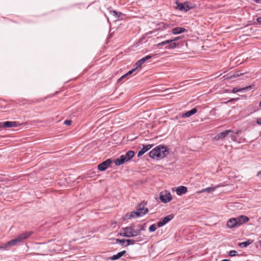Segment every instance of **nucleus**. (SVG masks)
Instances as JSON below:
<instances>
[{
	"label": "nucleus",
	"mask_w": 261,
	"mask_h": 261,
	"mask_svg": "<svg viewBox=\"0 0 261 261\" xmlns=\"http://www.w3.org/2000/svg\"><path fill=\"white\" fill-rule=\"evenodd\" d=\"M168 153V150L166 147L159 145L151 150L149 155L152 159H163L167 156Z\"/></svg>",
	"instance_id": "obj_1"
},
{
	"label": "nucleus",
	"mask_w": 261,
	"mask_h": 261,
	"mask_svg": "<svg viewBox=\"0 0 261 261\" xmlns=\"http://www.w3.org/2000/svg\"><path fill=\"white\" fill-rule=\"evenodd\" d=\"M146 204L147 203L144 201L141 202L138 206L137 211L136 212H132L129 214H127L125 215L126 219L141 217L147 214L148 212V209L145 208V206Z\"/></svg>",
	"instance_id": "obj_2"
},
{
	"label": "nucleus",
	"mask_w": 261,
	"mask_h": 261,
	"mask_svg": "<svg viewBox=\"0 0 261 261\" xmlns=\"http://www.w3.org/2000/svg\"><path fill=\"white\" fill-rule=\"evenodd\" d=\"M32 234L33 232L31 231L23 232L16 238L6 243L5 244V247L17 245L18 244L22 242L23 240L28 239Z\"/></svg>",
	"instance_id": "obj_3"
},
{
	"label": "nucleus",
	"mask_w": 261,
	"mask_h": 261,
	"mask_svg": "<svg viewBox=\"0 0 261 261\" xmlns=\"http://www.w3.org/2000/svg\"><path fill=\"white\" fill-rule=\"evenodd\" d=\"M180 37H177L172 39L167 40L159 43L156 45L158 47L161 48L160 46L165 45V48L166 49H173L178 46L179 43H176L175 41L179 40Z\"/></svg>",
	"instance_id": "obj_4"
},
{
	"label": "nucleus",
	"mask_w": 261,
	"mask_h": 261,
	"mask_svg": "<svg viewBox=\"0 0 261 261\" xmlns=\"http://www.w3.org/2000/svg\"><path fill=\"white\" fill-rule=\"evenodd\" d=\"M135 152L132 150L128 151L125 155H121L115 161V164L117 166H120L124 163L129 161L134 156Z\"/></svg>",
	"instance_id": "obj_5"
},
{
	"label": "nucleus",
	"mask_w": 261,
	"mask_h": 261,
	"mask_svg": "<svg viewBox=\"0 0 261 261\" xmlns=\"http://www.w3.org/2000/svg\"><path fill=\"white\" fill-rule=\"evenodd\" d=\"M134 227V226H131L123 228L121 235L125 237H132L139 235V230L135 229Z\"/></svg>",
	"instance_id": "obj_6"
},
{
	"label": "nucleus",
	"mask_w": 261,
	"mask_h": 261,
	"mask_svg": "<svg viewBox=\"0 0 261 261\" xmlns=\"http://www.w3.org/2000/svg\"><path fill=\"white\" fill-rule=\"evenodd\" d=\"M193 8V4L188 2L180 3H177L176 9L181 11L187 12Z\"/></svg>",
	"instance_id": "obj_7"
},
{
	"label": "nucleus",
	"mask_w": 261,
	"mask_h": 261,
	"mask_svg": "<svg viewBox=\"0 0 261 261\" xmlns=\"http://www.w3.org/2000/svg\"><path fill=\"white\" fill-rule=\"evenodd\" d=\"M160 199L161 202L166 203L172 199V196L169 191L165 190L160 193Z\"/></svg>",
	"instance_id": "obj_8"
},
{
	"label": "nucleus",
	"mask_w": 261,
	"mask_h": 261,
	"mask_svg": "<svg viewBox=\"0 0 261 261\" xmlns=\"http://www.w3.org/2000/svg\"><path fill=\"white\" fill-rule=\"evenodd\" d=\"M230 133H232V130H226L224 132L218 133L216 136L214 138V140L217 141L219 140H222L226 138L228 135H229Z\"/></svg>",
	"instance_id": "obj_9"
},
{
	"label": "nucleus",
	"mask_w": 261,
	"mask_h": 261,
	"mask_svg": "<svg viewBox=\"0 0 261 261\" xmlns=\"http://www.w3.org/2000/svg\"><path fill=\"white\" fill-rule=\"evenodd\" d=\"M112 164V160L108 159L98 166V169L101 171H105Z\"/></svg>",
	"instance_id": "obj_10"
},
{
	"label": "nucleus",
	"mask_w": 261,
	"mask_h": 261,
	"mask_svg": "<svg viewBox=\"0 0 261 261\" xmlns=\"http://www.w3.org/2000/svg\"><path fill=\"white\" fill-rule=\"evenodd\" d=\"M154 56H155V55H153V54L149 55H147L146 57L142 58L141 59L139 60V61H138L136 63V65L137 66V68H141V65L144 63H145L146 61H147L148 60L151 59V58H152Z\"/></svg>",
	"instance_id": "obj_11"
},
{
	"label": "nucleus",
	"mask_w": 261,
	"mask_h": 261,
	"mask_svg": "<svg viewBox=\"0 0 261 261\" xmlns=\"http://www.w3.org/2000/svg\"><path fill=\"white\" fill-rule=\"evenodd\" d=\"M173 218V215H169L165 217L162 221H160L158 222L157 224L159 227H162L166 224H167L168 222L171 220Z\"/></svg>",
	"instance_id": "obj_12"
},
{
	"label": "nucleus",
	"mask_w": 261,
	"mask_h": 261,
	"mask_svg": "<svg viewBox=\"0 0 261 261\" xmlns=\"http://www.w3.org/2000/svg\"><path fill=\"white\" fill-rule=\"evenodd\" d=\"M16 121H6L0 122V127H14L17 126Z\"/></svg>",
	"instance_id": "obj_13"
},
{
	"label": "nucleus",
	"mask_w": 261,
	"mask_h": 261,
	"mask_svg": "<svg viewBox=\"0 0 261 261\" xmlns=\"http://www.w3.org/2000/svg\"><path fill=\"white\" fill-rule=\"evenodd\" d=\"M236 220L237 221L238 226L247 222L249 221V218L245 216L241 215L237 218H236Z\"/></svg>",
	"instance_id": "obj_14"
},
{
	"label": "nucleus",
	"mask_w": 261,
	"mask_h": 261,
	"mask_svg": "<svg viewBox=\"0 0 261 261\" xmlns=\"http://www.w3.org/2000/svg\"><path fill=\"white\" fill-rule=\"evenodd\" d=\"M152 147V145H143V148L139 151L138 153V156L140 157L144 154L146 152L151 149Z\"/></svg>",
	"instance_id": "obj_15"
},
{
	"label": "nucleus",
	"mask_w": 261,
	"mask_h": 261,
	"mask_svg": "<svg viewBox=\"0 0 261 261\" xmlns=\"http://www.w3.org/2000/svg\"><path fill=\"white\" fill-rule=\"evenodd\" d=\"M126 253V251L123 250L118 252L117 254L113 255L112 256L107 257V260H117L121 258Z\"/></svg>",
	"instance_id": "obj_16"
},
{
	"label": "nucleus",
	"mask_w": 261,
	"mask_h": 261,
	"mask_svg": "<svg viewBox=\"0 0 261 261\" xmlns=\"http://www.w3.org/2000/svg\"><path fill=\"white\" fill-rule=\"evenodd\" d=\"M227 226L228 228H231L234 227H237V221L236 218H230L227 222Z\"/></svg>",
	"instance_id": "obj_17"
},
{
	"label": "nucleus",
	"mask_w": 261,
	"mask_h": 261,
	"mask_svg": "<svg viewBox=\"0 0 261 261\" xmlns=\"http://www.w3.org/2000/svg\"><path fill=\"white\" fill-rule=\"evenodd\" d=\"M176 192L178 195H181L182 194H186L188 191V189L185 186H179L176 188Z\"/></svg>",
	"instance_id": "obj_18"
},
{
	"label": "nucleus",
	"mask_w": 261,
	"mask_h": 261,
	"mask_svg": "<svg viewBox=\"0 0 261 261\" xmlns=\"http://www.w3.org/2000/svg\"><path fill=\"white\" fill-rule=\"evenodd\" d=\"M252 88L251 86H246L245 87H243L242 88H238L237 87L233 88L231 91V92L233 93H236L238 92H245L249 90H250Z\"/></svg>",
	"instance_id": "obj_19"
},
{
	"label": "nucleus",
	"mask_w": 261,
	"mask_h": 261,
	"mask_svg": "<svg viewBox=\"0 0 261 261\" xmlns=\"http://www.w3.org/2000/svg\"><path fill=\"white\" fill-rule=\"evenodd\" d=\"M185 31L186 29L184 28L181 27L175 28L172 30V32L173 34H179L185 32Z\"/></svg>",
	"instance_id": "obj_20"
},
{
	"label": "nucleus",
	"mask_w": 261,
	"mask_h": 261,
	"mask_svg": "<svg viewBox=\"0 0 261 261\" xmlns=\"http://www.w3.org/2000/svg\"><path fill=\"white\" fill-rule=\"evenodd\" d=\"M109 12L116 19H119L122 14L121 12H118L115 10H109Z\"/></svg>",
	"instance_id": "obj_21"
},
{
	"label": "nucleus",
	"mask_w": 261,
	"mask_h": 261,
	"mask_svg": "<svg viewBox=\"0 0 261 261\" xmlns=\"http://www.w3.org/2000/svg\"><path fill=\"white\" fill-rule=\"evenodd\" d=\"M197 112V110L196 108H193L190 111H187L186 113L183 115V117H189L195 114Z\"/></svg>",
	"instance_id": "obj_22"
},
{
	"label": "nucleus",
	"mask_w": 261,
	"mask_h": 261,
	"mask_svg": "<svg viewBox=\"0 0 261 261\" xmlns=\"http://www.w3.org/2000/svg\"><path fill=\"white\" fill-rule=\"evenodd\" d=\"M252 243V241L250 240H248L247 241L243 242L239 244V246L241 248H245L248 246Z\"/></svg>",
	"instance_id": "obj_23"
},
{
	"label": "nucleus",
	"mask_w": 261,
	"mask_h": 261,
	"mask_svg": "<svg viewBox=\"0 0 261 261\" xmlns=\"http://www.w3.org/2000/svg\"><path fill=\"white\" fill-rule=\"evenodd\" d=\"M137 67L136 68H134L133 69H132L131 70L129 71L127 73H126V74H124L123 76H122L119 79V81H120L121 79L125 77L126 76H127V75H130L131 74H132L135 71H136V70L137 69Z\"/></svg>",
	"instance_id": "obj_24"
},
{
	"label": "nucleus",
	"mask_w": 261,
	"mask_h": 261,
	"mask_svg": "<svg viewBox=\"0 0 261 261\" xmlns=\"http://www.w3.org/2000/svg\"><path fill=\"white\" fill-rule=\"evenodd\" d=\"M215 190V188H206L203 190H202L200 191V193L204 192H207L208 193H211L212 192H213Z\"/></svg>",
	"instance_id": "obj_25"
},
{
	"label": "nucleus",
	"mask_w": 261,
	"mask_h": 261,
	"mask_svg": "<svg viewBox=\"0 0 261 261\" xmlns=\"http://www.w3.org/2000/svg\"><path fill=\"white\" fill-rule=\"evenodd\" d=\"M228 255L230 256H235L238 255V252L236 250H230L228 252Z\"/></svg>",
	"instance_id": "obj_26"
},
{
	"label": "nucleus",
	"mask_w": 261,
	"mask_h": 261,
	"mask_svg": "<svg viewBox=\"0 0 261 261\" xmlns=\"http://www.w3.org/2000/svg\"><path fill=\"white\" fill-rule=\"evenodd\" d=\"M137 227H138V228H139V229H137V230H139V234H140L142 231H143L145 230V224H144L143 225H138Z\"/></svg>",
	"instance_id": "obj_27"
},
{
	"label": "nucleus",
	"mask_w": 261,
	"mask_h": 261,
	"mask_svg": "<svg viewBox=\"0 0 261 261\" xmlns=\"http://www.w3.org/2000/svg\"><path fill=\"white\" fill-rule=\"evenodd\" d=\"M157 229L155 224H152L149 228V230L150 231L153 232L156 230Z\"/></svg>",
	"instance_id": "obj_28"
},
{
	"label": "nucleus",
	"mask_w": 261,
	"mask_h": 261,
	"mask_svg": "<svg viewBox=\"0 0 261 261\" xmlns=\"http://www.w3.org/2000/svg\"><path fill=\"white\" fill-rule=\"evenodd\" d=\"M116 242L121 245H124V243L126 242V240H120L118 239L116 240Z\"/></svg>",
	"instance_id": "obj_29"
},
{
	"label": "nucleus",
	"mask_w": 261,
	"mask_h": 261,
	"mask_svg": "<svg viewBox=\"0 0 261 261\" xmlns=\"http://www.w3.org/2000/svg\"><path fill=\"white\" fill-rule=\"evenodd\" d=\"M126 242L127 243L126 246H128L129 245H133L135 243V241L133 240H126Z\"/></svg>",
	"instance_id": "obj_30"
},
{
	"label": "nucleus",
	"mask_w": 261,
	"mask_h": 261,
	"mask_svg": "<svg viewBox=\"0 0 261 261\" xmlns=\"http://www.w3.org/2000/svg\"><path fill=\"white\" fill-rule=\"evenodd\" d=\"M71 121L69 120H66L64 121V124L66 125H69L71 124Z\"/></svg>",
	"instance_id": "obj_31"
},
{
	"label": "nucleus",
	"mask_w": 261,
	"mask_h": 261,
	"mask_svg": "<svg viewBox=\"0 0 261 261\" xmlns=\"http://www.w3.org/2000/svg\"><path fill=\"white\" fill-rule=\"evenodd\" d=\"M229 134H230V137H231V139L234 140L236 136L234 135L233 132L232 131V133H230Z\"/></svg>",
	"instance_id": "obj_32"
},
{
	"label": "nucleus",
	"mask_w": 261,
	"mask_h": 261,
	"mask_svg": "<svg viewBox=\"0 0 261 261\" xmlns=\"http://www.w3.org/2000/svg\"><path fill=\"white\" fill-rule=\"evenodd\" d=\"M256 123L258 125H261V117L260 118H258L257 119H256Z\"/></svg>",
	"instance_id": "obj_33"
},
{
	"label": "nucleus",
	"mask_w": 261,
	"mask_h": 261,
	"mask_svg": "<svg viewBox=\"0 0 261 261\" xmlns=\"http://www.w3.org/2000/svg\"><path fill=\"white\" fill-rule=\"evenodd\" d=\"M256 20L259 23L261 24V17H258Z\"/></svg>",
	"instance_id": "obj_34"
},
{
	"label": "nucleus",
	"mask_w": 261,
	"mask_h": 261,
	"mask_svg": "<svg viewBox=\"0 0 261 261\" xmlns=\"http://www.w3.org/2000/svg\"><path fill=\"white\" fill-rule=\"evenodd\" d=\"M242 74H243V73H240V74L239 73H237V74L234 75L233 76H239L241 75Z\"/></svg>",
	"instance_id": "obj_35"
},
{
	"label": "nucleus",
	"mask_w": 261,
	"mask_h": 261,
	"mask_svg": "<svg viewBox=\"0 0 261 261\" xmlns=\"http://www.w3.org/2000/svg\"><path fill=\"white\" fill-rule=\"evenodd\" d=\"M257 176H259L261 178V170L258 172Z\"/></svg>",
	"instance_id": "obj_36"
},
{
	"label": "nucleus",
	"mask_w": 261,
	"mask_h": 261,
	"mask_svg": "<svg viewBox=\"0 0 261 261\" xmlns=\"http://www.w3.org/2000/svg\"><path fill=\"white\" fill-rule=\"evenodd\" d=\"M7 247H5V244L4 245V246H0V249H5Z\"/></svg>",
	"instance_id": "obj_37"
},
{
	"label": "nucleus",
	"mask_w": 261,
	"mask_h": 261,
	"mask_svg": "<svg viewBox=\"0 0 261 261\" xmlns=\"http://www.w3.org/2000/svg\"><path fill=\"white\" fill-rule=\"evenodd\" d=\"M221 261H230V260L229 259H224L222 260Z\"/></svg>",
	"instance_id": "obj_38"
},
{
	"label": "nucleus",
	"mask_w": 261,
	"mask_h": 261,
	"mask_svg": "<svg viewBox=\"0 0 261 261\" xmlns=\"http://www.w3.org/2000/svg\"><path fill=\"white\" fill-rule=\"evenodd\" d=\"M256 2L259 3L260 0H255Z\"/></svg>",
	"instance_id": "obj_39"
},
{
	"label": "nucleus",
	"mask_w": 261,
	"mask_h": 261,
	"mask_svg": "<svg viewBox=\"0 0 261 261\" xmlns=\"http://www.w3.org/2000/svg\"><path fill=\"white\" fill-rule=\"evenodd\" d=\"M259 105L261 107V101H260Z\"/></svg>",
	"instance_id": "obj_40"
},
{
	"label": "nucleus",
	"mask_w": 261,
	"mask_h": 261,
	"mask_svg": "<svg viewBox=\"0 0 261 261\" xmlns=\"http://www.w3.org/2000/svg\"><path fill=\"white\" fill-rule=\"evenodd\" d=\"M234 99H232L230 101H232Z\"/></svg>",
	"instance_id": "obj_41"
}]
</instances>
